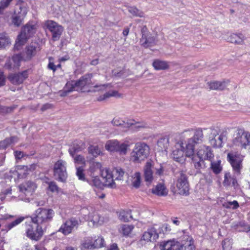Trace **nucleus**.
Instances as JSON below:
<instances>
[{"mask_svg":"<svg viewBox=\"0 0 250 250\" xmlns=\"http://www.w3.org/2000/svg\"><path fill=\"white\" fill-rule=\"evenodd\" d=\"M232 146L246 149L250 146V132L243 128H238L233 135Z\"/></svg>","mask_w":250,"mask_h":250,"instance_id":"7ed1b4c3","label":"nucleus"},{"mask_svg":"<svg viewBox=\"0 0 250 250\" xmlns=\"http://www.w3.org/2000/svg\"><path fill=\"white\" fill-rule=\"evenodd\" d=\"M92 177V180L89 181L87 182L90 185L92 186H94L97 188H100L102 183L100 180L98 176H95L93 175V176H91Z\"/></svg>","mask_w":250,"mask_h":250,"instance_id":"3c124183","label":"nucleus"},{"mask_svg":"<svg viewBox=\"0 0 250 250\" xmlns=\"http://www.w3.org/2000/svg\"><path fill=\"white\" fill-rule=\"evenodd\" d=\"M134 227L132 225L123 224L122 225L119 229V232L125 237L130 235L134 229Z\"/></svg>","mask_w":250,"mask_h":250,"instance_id":"72a5a7b5","label":"nucleus"},{"mask_svg":"<svg viewBox=\"0 0 250 250\" xmlns=\"http://www.w3.org/2000/svg\"><path fill=\"white\" fill-rule=\"evenodd\" d=\"M183 147L181 146V148L175 149L172 151L171 156L173 159L180 163H184L187 157L183 150Z\"/></svg>","mask_w":250,"mask_h":250,"instance_id":"4be33fe9","label":"nucleus"},{"mask_svg":"<svg viewBox=\"0 0 250 250\" xmlns=\"http://www.w3.org/2000/svg\"><path fill=\"white\" fill-rule=\"evenodd\" d=\"M79 225L78 220L75 218H70L66 220L60 227L58 230L64 235H68L71 233L73 229L78 227Z\"/></svg>","mask_w":250,"mask_h":250,"instance_id":"4468645a","label":"nucleus"},{"mask_svg":"<svg viewBox=\"0 0 250 250\" xmlns=\"http://www.w3.org/2000/svg\"><path fill=\"white\" fill-rule=\"evenodd\" d=\"M149 146L144 142L135 144L130 153V160L135 163H140L146 159L150 154Z\"/></svg>","mask_w":250,"mask_h":250,"instance_id":"f257e3e1","label":"nucleus"},{"mask_svg":"<svg viewBox=\"0 0 250 250\" xmlns=\"http://www.w3.org/2000/svg\"><path fill=\"white\" fill-rule=\"evenodd\" d=\"M26 217H20L18 218H17L14 221L11 222V223L7 224L5 226V228L6 229L7 231L11 230L12 228L14 227L17 226L19 224H20L21 223Z\"/></svg>","mask_w":250,"mask_h":250,"instance_id":"a19ab883","label":"nucleus"},{"mask_svg":"<svg viewBox=\"0 0 250 250\" xmlns=\"http://www.w3.org/2000/svg\"><path fill=\"white\" fill-rule=\"evenodd\" d=\"M28 167L25 166H19L17 167L19 177L26 176L28 174Z\"/></svg>","mask_w":250,"mask_h":250,"instance_id":"8fccbe9b","label":"nucleus"},{"mask_svg":"<svg viewBox=\"0 0 250 250\" xmlns=\"http://www.w3.org/2000/svg\"><path fill=\"white\" fill-rule=\"evenodd\" d=\"M70 155L74 158V162L75 164L82 165L81 167H84L86 165V161L84 156L81 155L73 154L72 151H69Z\"/></svg>","mask_w":250,"mask_h":250,"instance_id":"c9c22d12","label":"nucleus"},{"mask_svg":"<svg viewBox=\"0 0 250 250\" xmlns=\"http://www.w3.org/2000/svg\"><path fill=\"white\" fill-rule=\"evenodd\" d=\"M161 250H180V242L174 240H169L162 245Z\"/></svg>","mask_w":250,"mask_h":250,"instance_id":"393cba45","label":"nucleus"},{"mask_svg":"<svg viewBox=\"0 0 250 250\" xmlns=\"http://www.w3.org/2000/svg\"><path fill=\"white\" fill-rule=\"evenodd\" d=\"M169 145V138L164 137L160 138L157 142V149L159 151H167Z\"/></svg>","mask_w":250,"mask_h":250,"instance_id":"2f4dec72","label":"nucleus"},{"mask_svg":"<svg viewBox=\"0 0 250 250\" xmlns=\"http://www.w3.org/2000/svg\"><path fill=\"white\" fill-rule=\"evenodd\" d=\"M27 71H24L21 73L11 74L9 76V80L14 84L21 83L27 77Z\"/></svg>","mask_w":250,"mask_h":250,"instance_id":"aec40b11","label":"nucleus"},{"mask_svg":"<svg viewBox=\"0 0 250 250\" xmlns=\"http://www.w3.org/2000/svg\"><path fill=\"white\" fill-rule=\"evenodd\" d=\"M180 245V250H195L194 241L190 235H183Z\"/></svg>","mask_w":250,"mask_h":250,"instance_id":"a211bd4d","label":"nucleus"},{"mask_svg":"<svg viewBox=\"0 0 250 250\" xmlns=\"http://www.w3.org/2000/svg\"><path fill=\"white\" fill-rule=\"evenodd\" d=\"M48 68L52 70L54 72L56 70V66L54 65V63L51 62L49 63Z\"/></svg>","mask_w":250,"mask_h":250,"instance_id":"338daca9","label":"nucleus"},{"mask_svg":"<svg viewBox=\"0 0 250 250\" xmlns=\"http://www.w3.org/2000/svg\"><path fill=\"white\" fill-rule=\"evenodd\" d=\"M152 66L156 70H165L169 68L168 62L159 59L155 60L153 61Z\"/></svg>","mask_w":250,"mask_h":250,"instance_id":"c756f323","label":"nucleus"},{"mask_svg":"<svg viewBox=\"0 0 250 250\" xmlns=\"http://www.w3.org/2000/svg\"><path fill=\"white\" fill-rule=\"evenodd\" d=\"M70 90V86L67 87V84H66V87L65 89L63 90L60 91L59 92V95L61 97H64L66 96L67 94L72 91H69Z\"/></svg>","mask_w":250,"mask_h":250,"instance_id":"680f3d73","label":"nucleus"},{"mask_svg":"<svg viewBox=\"0 0 250 250\" xmlns=\"http://www.w3.org/2000/svg\"><path fill=\"white\" fill-rule=\"evenodd\" d=\"M88 153L94 157L102 154V151L98 146L90 145L87 148Z\"/></svg>","mask_w":250,"mask_h":250,"instance_id":"4c0bfd02","label":"nucleus"},{"mask_svg":"<svg viewBox=\"0 0 250 250\" xmlns=\"http://www.w3.org/2000/svg\"><path fill=\"white\" fill-rule=\"evenodd\" d=\"M112 123L116 126H122L123 127L128 128L132 125H137L138 128H144L146 125L143 123L136 122L134 120H127L126 122L122 120L120 118L116 117L112 121Z\"/></svg>","mask_w":250,"mask_h":250,"instance_id":"2eb2a0df","label":"nucleus"},{"mask_svg":"<svg viewBox=\"0 0 250 250\" xmlns=\"http://www.w3.org/2000/svg\"><path fill=\"white\" fill-rule=\"evenodd\" d=\"M160 229H161L159 232L160 233H167L171 230L170 226L166 223L163 224Z\"/></svg>","mask_w":250,"mask_h":250,"instance_id":"052dcab7","label":"nucleus"},{"mask_svg":"<svg viewBox=\"0 0 250 250\" xmlns=\"http://www.w3.org/2000/svg\"><path fill=\"white\" fill-rule=\"evenodd\" d=\"M176 186L178 194L185 196L189 195V185L186 174L183 172L180 173L177 179Z\"/></svg>","mask_w":250,"mask_h":250,"instance_id":"1a4fd4ad","label":"nucleus"},{"mask_svg":"<svg viewBox=\"0 0 250 250\" xmlns=\"http://www.w3.org/2000/svg\"><path fill=\"white\" fill-rule=\"evenodd\" d=\"M131 218V213L128 211L122 210L120 212L119 218L124 222H128Z\"/></svg>","mask_w":250,"mask_h":250,"instance_id":"37998d69","label":"nucleus"},{"mask_svg":"<svg viewBox=\"0 0 250 250\" xmlns=\"http://www.w3.org/2000/svg\"><path fill=\"white\" fill-rule=\"evenodd\" d=\"M92 74H87L82 77L78 81L67 83V86H70L69 91L78 90L85 85H89L91 83Z\"/></svg>","mask_w":250,"mask_h":250,"instance_id":"ddd939ff","label":"nucleus"},{"mask_svg":"<svg viewBox=\"0 0 250 250\" xmlns=\"http://www.w3.org/2000/svg\"><path fill=\"white\" fill-rule=\"evenodd\" d=\"M193 163L194 167L198 171L206 167L204 160L203 159H200V160L197 162L193 161Z\"/></svg>","mask_w":250,"mask_h":250,"instance_id":"bf43d9fd","label":"nucleus"},{"mask_svg":"<svg viewBox=\"0 0 250 250\" xmlns=\"http://www.w3.org/2000/svg\"><path fill=\"white\" fill-rule=\"evenodd\" d=\"M128 11L133 16L139 17L140 18L144 17V12L135 7H129L128 8Z\"/></svg>","mask_w":250,"mask_h":250,"instance_id":"49530a36","label":"nucleus"},{"mask_svg":"<svg viewBox=\"0 0 250 250\" xmlns=\"http://www.w3.org/2000/svg\"><path fill=\"white\" fill-rule=\"evenodd\" d=\"M197 155L200 159L209 161H212L214 156L211 147L205 145L200 146L197 150Z\"/></svg>","mask_w":250,"mask_h":250,"instance_id":"dca6fc26","label":"nucleus"},{"mask_svg":"<svg viewBox=\"0 0 250 250\" xmlns=\"http://www.w3.org/2000/svg\"><path fill=\"white\" fill-rule=\"evenodd\" d=\"M102 165L100 162H92L90 163L89 167L87 169V173L90 176L94 175L95 173L99 170H102Z\"/></svg>","mask_w":250,"mask_h":250,"instance_id":"473e14b6","label":"nucleus"},{"mask_svg":"<svg viewBox=\"0 0 250 250\" xmlns=\"http://www.w3.org/2000/svg\"><path fill=\"white\" fill-rule=\"evenodd\" d=\"M10 43L8 37L4 33L0 34V49L5 48Z\"/></svg>","mask_w":250,"mask_h":250,"instance_id":"79ce46f5","label":"nucleus"},{"mask_svg":"<svg viewBox=\"0 0 250 250\" xmlns=\"http://www.w3.org/2000/svg\"><path fill=\"white\" fill-rule=\"evenodd\" d=\"M152 165L151 162H147L144 167V177L146 182L150 183L153 180Z\"/></svg>","mask_w":250,"mask_h":250,"instance_id":"a878e982","label":"nucleus"},{"mask_svg":"<svg viewBox=\"0 0 250 250\" xmlns=\"http://www.w3.org/2000/svg\"><path fill=\"white\" fill-rule=\"evenodd\" d=\"M210 168L215 174L220 173L222 170V167L221 166V160L216 162L210 161Z\"/></svg>","mask_w":250,"mask_h":250,"instance_id":"58836bf2","label":"nucleus"},{"mask_svg":"<svg viewBox=\"0 0 250 250\" xmlns=\"http://www.w3.org/2000/svg\"><path fill=\"white\" fill-rule=\"evenodd\" d=\"M227 160L231 165L233 170L237 174H240L243 167V156L238 153L230 152L227 154Z\"/></svg>","mask_w":250,"mask_h":250,"instance_id":"0eeeda50","label":"nucleus"},{"mask_svg":"<svg viewBox=\"0 0 250 250\" xmlns=\"http://www.w3.org/2000/svg\"><path fill=\"white\" fill-rule=\"evenodd\" d=\"M107 250H119L117 245L115 243L113 244L110 247V248Z\"/></svg>","mask_w":250,"mask_h":250,"instance_id":"774afa93","label":"nucleus"},{"mask_svg":"<svg viewBox=\"0 0 250 250\" xmlns=\"http://www.w3.org/2000/svg\"><path fill=\"white\" fill-rule=\"evenodd\" d=\"M13 14L11 17V24L16 27H20L23 23L24 18Z\"/></svg>","mask_w":250,"mask_h":250,"instance_id":"ea45409f","label":"nucleus"},{"mask_svg":"<svg viewBox=\"0 0 250 250\" xmlns=\"http://www.w3.org/2000/svg\"><path fill=\"white\" fill-rule=\"evenodd\" d=\"M27 8L26 6H20L19 9L15 10L13 14H16V16H20L23 18H25L27 13Z\"/></svg>","mask_w":250,"mask_h":250,"instance_id":"c03bdc74","label":"nucleus"},{"mask_svg":"<svg viewBox=\"0 0 250 250\" xmlns=\"http://www.w3.org/2000/svg\"><path fill=\"white\" fill-rule=\"evenodd\" d=\"M203 137L204 135L202 129L198 128L195 129L193 137L189 139L188 140L190 141V142L197 145L202 142Z\"/></svg>","mask_w":250,"mask_h":250,"instance_id":"7c9ffc66","label":"nucleus"},{"mask_svg":"<svg viewBox=\"0 0 250 250\" xmlns=\"http://www.w3.org/2000/svg\"><path fill=\"white\" fill-rule=\"evenodd\" d=\"M66 163L62 160H58L54 165L53 174L58 181L64 183L66 181L67 174L66 167Z\"/></svg>","mask_w":250,"mask_h":250,"instance_id":"423d86ee","label":"nucleus"},{"mask_svg":"<svg viewBox=\"0 0 250 250\" xmlns=\"http://www.w3.org/2000/svg\"><path fill=\"white\" fill-rule=\"evenodd\" d=\"M48 187V189L52 192H58L59 188L56 183L54 181L47 182Z\"/></svg>","mask_w":250,"mask_h":250,"instance_id":"13d9d810","label":"nucleus"},{"mask_svg":"<svg viewBox=\"0 0 250 250\" xmlns=\"http://www.w3.org/2000/svg\"><path fill=\"white\" fill-rule=\"evenodd\" d=\"M40 44L36 42H32L25 49V60H30L40 50Z\"/></svg>","mask_w":250,"mask_h":250,"instance_id":"f3484780","label":"nucleus"},{"mask_svg":"<svg viewBox=\"0 0 250 250\" xmlns=\"http://www.w3.org/2000/svg\"><path fill=\"white\" fill-rule=\"evenodd\" d=\"M195 145L193 143L188 140L185 149V154L187 157H191L194 155Z\"/></svg>","mask_w":250,"mask_h":250,"instance_id":"e433bc0d","label":"nucleus"},{"mask_svg":"<svg viewBox=\"0 0 250 250\" xmlns=\"http://www.w3.org/2000/svg\"><path fill=\"white\" fill-rule=\"evenodd\" d=\"M223 183L225 187L231 186L235 188L238 186L236 178L234 176H232L229 172L225 174Z\"/></svg>","mask_w":250,"mask_h":250,"instance_id":"bb28decb","label":"nucleus"},{"mask_svg":"<svg viewBox=\"0 0 250 250\" xmlns=\"http://www.w3.org/2000/svg\"><path fill=\"white\" fill-rule=\"evenodd\" d=\"M141 32L142 37L140 39L141 45L145 48L154 46L157 43L156 37L152 36L146 25L141 27Z\"/></svg>","mask_w":250,"mask_h":250,"instance_id":"6e6552de","label":"nucleus"},{"mask_svg":"<svg viewBox=\"0 0 250 250\" xmlns=\"http://www.w3.org/2000/svg\"><path fill=\"white\" fill-rule=\"evenodd\" d=\"M44 24L48 30L51 33L52 40L54 42L59 41L64 30L62 26L52 20L46 21Z\"/></svg>","mask_w":250,"mask_h":250,"instance_id":"9d476101","label":"nucleus"},{"mask_svg":"<svg viewBox=\"0 0 250 250\" xmlns=\"http://www.w3.org/2000/svg\"><path fill=\"white\" fill-rule=\"evenodd\" d=\"M245 36L241 33L231 34L228 38V42L237 45L244 44Z\"/></svg>","mask_w":250,"mask_h":250,"instance_id":"b1692460","label":"nucleus"},{"mask_svg":"<svg viewBox=\"0 0 250 250\" xmlns=\"http://www.w3.org/2000/svg\"><path fill=\"white\" fill-rule=\"evenodd\" d=\"M54 215V211L52 209L40 208L30 218L34 224L41 226L51 221Z\"/></svg>","mask_w":250,"mask_h":250,"instance_id":"f03ea898","label":"nucleus"},{"mask_svg":"<svg viewBox=\"0 0 250 250\" xmlns=\"http://www.w3.org/2000/svg\"><path fill=\"white\" fill-rule=\"evenodd\" d=\"M128 145L126 144H120L117 140H109L105 145V148L106 150L110 152H118L120 154H125Z\"/></svg>","mask_w":250,"mask_h":250,"instance_id":"f8f14e48","label":"nucleus"},{"mask_svg":"<svg viewBox=\"0 0 250 250\" xmlns=\"http://www.w3.org/2000/svg\"><path fill=\"white\" fill-rule=\"evenodd\" d=\"M80 144V145L74 144L73 147L69 151H72L74 154L76 152L82 151L84 148L85 144L83 142H81Z\"/></svg>","mask_w":250,"mask_h":250,"instance_id":"6e6d98bb","label":"nucleus"},{"mask_svg":"<svg viewBox=\"0 0 250 250\" xmlns=\"http://www.w3.org/2000/svg\"><path fill=\"white\" fill-rule=\"evenodd\" d=\"M76 175L78 177V179L80 180L83 181L88 182V180H87L85 177V174L84 172V167H79L76 168Z\"/></svg>","mask_w":250,"mask_h":250,"instance_id":"de8ad7c7","label":"nucleus"},{"mask_svg":"<svg viewBox=\"0 0 250 250\" xmlns=\"http://www.w3.org/2000/svg\"><path fill=\"white\" fill-rule=\"evenodd\" d=\"M120 94L118 93V91L116 90H113L108 91L105 94H104L103 96H101L99 97V101H103L106 99L111 97H119Z\"/></svg>","mask_w":250,"mask_h":250,"instance_id":"a18cd8bd","label":"nucleus"},{"mask_svg":"<svg viewBox=\"0 0 250 250\" xmlns=\"http://www.w3.org/2000/svg\"><path fill=\"white\" fill-rule=\"evenodd\" d=\"M5 84V77L3 72L0 69V87L4 85Z\"/></svg>","mask_w":250,"mask_h":250,"instance_id":"e2e57ef3","label":"nucleus"},{"mask_svg":"<svg viewBox=\"0 0 250 250\" xmlns=\"http://www.w3.org/2000/svg\"><path fill=\"white\" fill-rule=\"evenodd\" d=\"M12 0H1L0 1V14H2L3 11L10 5Z\"/></svg>","mask_w":250,"mask_h":250,"instance_id":"5fc2aeb1","label":"nucleus"},{"mask_svg":"<svg viewBox=\"0 0 250 250\" xmlns=\"http://www.w3.org/2000/svg\"><path fill=\"white\" fill-rule=\"evenodd\" d=\"M19 188L20 191L27 195L34 192L36 188V186L34 182L27 181L21 184L19 186Z\"/></svg>","mask_w":250,"mask_h":250,"instance_id":"5701e85b","label":"nucleus"},{"mask_svg":"<svg viewBox=\"0 0 250 250\" xmlns=\"http://www.w3.org/2000/svg\"><path fill=\"white\" fill-rule=\"evenodd\" d=\"M223 206L227 208H230L231 206H233L232 208L233 209H237L239 207L238 202L236 200L233 201H229L225 203Z\"/></svg>","mask_w":250,"mask_h":250,"instance_id":"4d7b16f0","label":"nucleus"},{"mask_svg":"<svg viewBox=\"0 0 250 250\" xmlns=\"http://www.w3.org/2000/svg\"><path fill=\"white\" fill-rule=\"evenodd\" d=\"M228 133L226 129L223 130L221 132L220 136L226 141L227 140Z\"/></svg>","mask_w":250,"mask_h":250,"instance_id":"69168bd1","label":"nucleus"},{"mask_svg":"<svg viewBox=\"0 0 250 250\" xmlns=\"http://www.w3.org/2000/svg\"><path fill=\"white\" fill-rule=\"evenodd\" d=\"M104 240L101 236H87L82 241V249L93 250L104 247Z\"/></svg>","mask_w":250,"mask_h":250,"instance_id":"39448f33","label":"nucleus"},{"mask_svg":"<svg viewBox=\"0 0 250 250\" xmlns=\"http://www.w3.org/2000/svg\"><path fill=\"white\" fill-rule=\"evenodd\" d=\"M14 155L16 159H20L23 157V154L22 151H14Z\"/></svg>","mask_w":250,"mask_h":250,"instance_id":"0e129e2a","label":"nucleus"},{"mask_svg":"<svg viewBox=\"0 0 250 250\" xmlns=\"http://www.w3.org/2000/svg\"><path fill=\"white\" fill-rule=\"evenodd\" d=\"M228 83L226 81H213L208 83L209 88L211 90H224L227 86Z\"/></svg>","mask_w":250,"mask_h":250,"instance_id":"c85d7f7f","label":"nucleus"},{"mask_svg":"<svg viewBox=\"0 0 250 250\" xmlns=\"http://www.w3.org/2000/svg\"><path fill=\"white\" fill-rule=\"evenodd\" d=\"M14 137L7 138L4 140L0 142V149H5L9 146L13 142Z\"/></svg>","mask_w":250,"mask_h":250,"instance_id":"864d4df0","label":"nucleus"},{"mask_svg":"<svg viewBox=\"0 0 250 250\" xmlns=\"http://www.w3.org/2000/svg\"><path fill=\"white\" fill-rule=\"evenodd\" d=\"M224 141L226 140L219 135L217 140L215 139L211 140V144L214 147L221 148L223 147Z\"/></svg>","mask_w":250,"mask_h":250,"instance_id":"603ef678","label":"nucleus"},{"mask_svg":"<svg viewBox=\"0 0 250 250\" xmlns=\"http://www.w3.org/2000/svg\"><path fill=\"white\" fill-rule=\"evenodd\" d=\"M132 184L133 187L138 188L141 184V174L140 172H135L132 177Z\"/></svg>","mask_w":250,"mask_h":250,"instance_id":"09e8293b","label":"nucleus"},{"mask_svg":"<svg viewBox=\"0 0 250 250\" xmlns=\"http://www.w3.org/2000/svg\"><path fill=\"white\" fill-rule=\"evenodd\" d=\"M152 193L159 196H165L168 190L164 184L159 183L152 189Z\"/></svg>","mask_w":250,"mask_h":250,"instance_id":"cd10ccee","label":"nucleus"},{"mask_svg":"<svg viewBox=\"0 0 250 250\" xmlns=\"http://www.w3.org/2000/svg\"><path fill=\"white\" fill-rule=\"evenodd\" d=\"M33 224L34 222L31 220L25 222L26 236L31 240L38 241L43 236V231L42 226L36 225V227H34Z\"/></svg>","mask_w":250,"mask_h":250,"instance_id":"20e7f679","label":"nucleus"},{"mask_svg":"<svg viewBox=\"0 0 250 250\" xmlns=\"http://www.w3.org/2000/svg\"><path fill=\"white\" fill-rule=\"evenodd\" d=\"M113 181L121 180L123 179L125 172L120 167H114L111 170Z\"/></svg>","mask_w":250,"mask_h":250,"instance_id":"f704fd0d","label":"nucleus"},{"mask_svg":"<svg viewBox=\"0 0 250 250\" xmlns=\"http://www.w3.org/2000/svg\"><path fill=\"white\" fill-rule=\"evenodd\" d=\"M101 175L104 179V182L108 186L113 187L115 184L113 181L111 170L109 169L104 168L101 170Z\"/></svg>","mask_w":250,"mask_h":250,"instance_id":"412c9836","label":"nucleus"},{"mask_svg":"<svg viewBox=\"0 0 250 250\" xmlns=\"http://www.w3.org/2000/svg\"><path fill=\"white\" fill-rule=\"evenodd\" d=\"M36 32L34 25L27 23L21 29L20 34L18 35L17 40L20 45H23Z\"/></svg>","mask_w":250,"mask_h":250,"instance_id":"9b49d317","label":"nucleus"},{"mask_svg":"<svg viewBox=\"0 0 250 250\" xmlns=\"http://www.w3.org/2000/svg\"><path fill=\"white\" fill-rule=\"evenodd\" d=\"M159 237L158 233L154 227L148 228L143 234L141 239L146 242L156 241Z\"/></svg>","mask_w":250,"mask_h":250,"instance_id":"6ab92c4d","label":"nucleus"}]
</instances>
